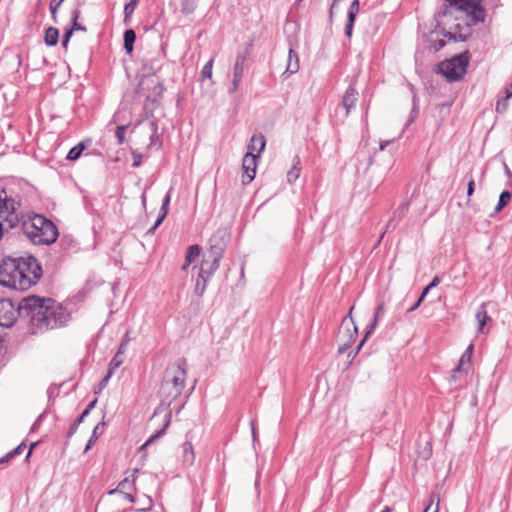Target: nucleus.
<instances>
[{
  "mask_svg": "<svg viewBox=\"0 0 512 512\" xmlns=\"http://www.w3.org/2000/svg\"><path fill=\"white\" fill-rule=\"evenodd\" d=\"M122 363H123V359L121 358V356L118 355V354H115L114 357L112 358V360L109 363L108 371H112V374H113L114 371L117 368H119Z\"/></svg>",
  "mask_w": 512,
  "mask_h": 512,
  "instance_id": "nucleus-37",
  "label": "nucleus"
},
{
  "mask_svg": "<svg viewBox=\"0 0 512 512\" xmlns=\"http://www.w3.org/2000/svg\"><path fill=\"white\" fill-rule=\"evenodd\" d=\"M433 501H431V503L428 505V507L424 510V512H428V510L430 509L431 505H432ZM439 511V500L437 501V504H436V507H435V510L433 512H438Z\"/></svg>",
  "mask_w": 512,
  "mask_h": 512,
  "instance_id": "nucleus-55",
  "label": "nucleus"
},
{
  "mask_svg": "<svg viewBox=\"0 0 512 512\" xmlns=\"http://www.w3.org/2000/svg\"><path fill=\"white\" fill-rule=\"evenodd\" d=\"M198 0H182L181 7L182 12L186 15L191 14L195 11L197 7Z\"/></svg>",
  "mask_w": 512,
  "mask_h": 512,
  "instance_id": "nucleus-32",
  "label": "nucleus"
},
{
  "mask_svg": "<svg viewBox=\"0 0 512 512\" xmlns=\"http://www.w3.org/2000/svg\"><path fill=\"white\" fill-rule=\"evenodd\" d=\"M78 426L79 425H76V422H73V424L70 426V428L68 430L67 436L71 437L77 431Z\"/></svg>",
  "mask_w": 512,
  "mask_h": 512,
  "instance_id": "nucleus-51",
  "label": "nucleus"
},
{
  "mask_svg": "<svg viewBox=\"0 0 512 512\" xmlns=\"http://www.w3.org/2000/svg\"><path fill=\"white\" fill-rule=\"evenodd\" d=\"M25 317L31 334H39L67 325L70 313L52 298L29 295L24 297Z\"/></svg>",
  "mask_w": 512,
  "mask_h": 512,
  "instance_id": "nucleus-2",
  "label": "nucleus"
},
{
  "mask_svg": "<svg viewBox=\"0 0 512 512\" xmlns=\"http://www.w3.org/2000/svg\"><path fill=\"white\" fill-rule=\"evenodd\" d=\"M26 449V445L24 443L19 444L16 448L8 452L5 456H2V464L10 462L16 455L23 453Z\"/></svg>",
  "mask_w": 512,
  "mask_h": 512,
  "instance_id": "nucleus-31",
  "label": "nucleus"
},
{
  "mask_svg": "<svg viewBox=\"0 0 512 512\" xmlns=\"http://www.w3.org/2000/svg\"><path fill=\"white\" fill-rule=\"evenodd\" d=\"M439 283H440V278H439L438 276H435V277L432 279V281L430 282V284H429L428 286H426V287L423 289V291H422V293H421V295H420V296H421V298H425V297H426V295L429 293V291H430L432 288H434V287L438 286V285H439Z\"/></svg>",
  "mask_w": 512,
  "mask_h": 512,
  "instance_id": "nucleus-41",
  "label": "nucleus"
},
{
  "mask_svg": "<svg viewBox=\"0 0 512 512\" xmlns=\"http://www.w3.org/2000/svg\"><path fill=\"white\" fill-rule=\"evenodd\" d=\"M300 158L299 156H295L293 158V165L291 169L287 172V180L292 183L295 182L300 176Z\"/></svg>",
  "mask_w": 512,
  "mask_h": 512,
  "instance_id": "nucleus-23",
  "label": "nucleus"
},
{
  "mask_svg": "<svg viewBox=\"0 0 512 512\" xmlns=\"http://www.w3.org/2000/svg\"><path fill=\"white\" fill-rule=\"evenodd\" d=\"M84 149L85 145L82 142L78 143L76 146L72 147L69 150L66 159L69 161H76L77 159H79Z\"/></svg>",
  "mask_w": 512,
  "mask_h": 512,
  "instance_id": "nucleus-29",
  "label": "nucleus"
},
{
  "mask_svg": "<svg viewBox=\"0 0 512 512\" xmlns=\"http://www.w3.org/2000/svg\"><path fill=\"white\" fill-rule=\"evenodd\" d=\"M128 343H129V338H128V335L126 334L125 339L121 342V344H120L116 354H118L120 356L122 354H124V352H125V350H126V348L128 346Z\"/></svg>",
  "mask_w": 512,
  "mask_h": 512,
  "instance_id": "nucleus-46",
  "label": "nucleus"
},
{
  "mask_svg": "<svg viewBox=\"0 0 512 512\" xmlns=\"http://www.w3.org/2000/svg\"><path fill=\"white\" fill-rule=\"evenodd\" d=\"M140 164H141V159H140V157H138V158H134V161H133V164H132V165H133V167H138V166H140Z\"/></svg>",
  "mask_w": 512,
  "mask_h": 512,
  "instance_id": "nucleus-57",
  "label": "nucleus"
},
{
  "mask_svg": "<svg viewBox=\"0 0 512 512\" xmlns=\"http://www.w3.org/2000/svg\"><path fill=\"white\" fill-rule=\"evenodd\" d=\"M7 127H8V129H9V130H11V129H12V124H11V123H8V124H7Z\"/></svg>",
  "mask_w": 512,
  "mask_h": 512,
  "instance_id": "nucleus-63",
  "label": "nucleus"
},
{
  "mask_svg": "<svg viewBox=\"0 0 512 512\" xmlns=\"http://www.w3.org/2000/svg\"><path fill=\"white\" fill-rule=\"evenodd\" d=\"M136 40V33L133 29H128L124 32V49L127 54L133 52L134 42Z\"/></svg>",
  "mask_w": 512,
  "mask_h": 512,
  "instance_id": "nucleus-25",
  "label": "nucleus"
},
{
  "mask_svg": "<svg viewBox=\"0 0 512 512\" xmlns=\"http://www.w3.org/2000/svg\"><path fill=\"white\" fill-rule=\"evenodd\" d=\"M338 1H339V0H334V1H333V4H332V7H334Z\"/></svg>",
  "mask_w": 512,
  "mask_h": 512,
  "instance_id": "nucleus-64",
  "label": "nucleus"
},
{
  "mask_svg": "<svg viewBox=\"0 0 512 512\" xmlns=\"http://www.w3.org/2000/svg\"><path fill=\"white\" fill-rule=\"evenodd\" d=\"M357 100H358V92L356 91L355 88L349 87L345 91V94L343 95V99H342V106L346 110L345 116L349 115L351 109L354 108Z\"/></svg>",
  "mask_w": 512,
  "mask_h": 512,
  "instance_id": "nucleus-13",
  "label": "nucleus"
},
{
  "mask_svg": "<svg viewBox=\"0 0 512 512\" xmlns=\"http://www.w3.org/2000/svg\"><path fill=\"white\" fill-rule=\"evenodd\" d=\"M132 492L133 491H125V492H122L121 494L123 495L124 499H126L130 503H133L135 501V499H134V496L132 495Z\"/></svg>",
  "mask_w": 512,
  "mask_h": 512,
  "instance_id": "nucleus-50",
  "label": "nucleus"
},
{
  "mask_svg": "<svg viewBox=\"0 0 512 512\" xmlns=\"http://www.w3.org/2000/svg\"><path fill=\"white\" fill-rule=\"evenodd\" d=\"M241 80H242L241 76L233 75L232 87L230 89L231 93L238 90Z\"/></svg>",
  "mask_w": 512,
  "mask_h": 512,
  "instance_id": "nucleus-45",
  "label": "nucleus"
},
{
  "mask_svg": "<svg viewBox=\"0 0 512 512\" xmlns=\"http://www.w3.org/2000/svg\"><path fill=\"white\" fill-rule=\"evenodd\" d=\"M445 46V41L442 39L431 41V47L434 51H439Z\"/></svg>",
  "mask_w": 512,
  "mask_h": 512,
  "instance_id": "nucleus-44",
  "label": "nucleus"
},
{
  "mask_svg": "<svg viewBox=\"0 0 512 512\" xmlns=\"http://www.w3.org/2000/svg\"><path fill=\"white\" fill-rule=\"evenodd\" d=\"M97 403V399H94L93 401H91L87 406L86 408L84 409V415H89L91 410L95 407Z\"/></svg>",
  "mask_w": 512,
  "mask_h": 512,
  "instance_id": "nucleus-49",
  "label": "nucleus"
},
{
  "mask_svg": "<svg viewBox=\"0 0 512 512\" xmlns=\"http://www.w3.org/2000/svg\"><path fill=\"white\" fill-rule=\"evenodd\" d=\"M504 96L499 97L496 104V111L497 112H504L506 111L508 107V100L512 97V83H510L508 86L504 89Z\"/></svg>",
  "mask_w": 512,
  "mask_h": 512,
  "instance_id": "nucleus-21",
  "label": "nucleus"
},
{
  "mask_svg": "<svg viewBox=\"0 0 512 512\" xmlns=\"http://www.w3.org/2000/svg\"><path fill=\"white\" fill-rule=\"evenodd\" d=\"M385 314V305L384 303H380L376 309H375V312H374V317H373V320L371 321V323L368 325L367 327V330H366V334L364 336V338L362 339V341L359 343V345L357 346L356 348V352L355 353H358L359 350L361 349L364 341L367 339V337L375 330L377 324H378V321L379 319H381Z\"/></svg>",
  "mask_w": 512,
  "mask_h": 512,
  "instance_id": "nucleus-11",
  "label": "nucleus"
},
{
  "mask_svg": "<svg viewBox=\"0 0 512 512\" xmlns=\"http://www.w3.org/2000/svg\"><path fill=\"white\" fill-rule=\"evenodd\" d=\"M258 155L247 152L242 161V184L248 185L253 181L256 174Z\"/></svg>",
  "mask_w": 512,
  "mask_h": 512,
  "instance_id": "nucleus-10",
  "label": "nucleus"
},
{
  "mask_svg": "<svg viewBox=\"0 0 512 512\" xmlns=\"http://www.w3.org/2000/svg\"><path fill=\"white\" fill-rule=\"evenodd\" d=\"M187 378V361L178 359L175 363L166 367L163 379L158 391L163 404L170 405L176 400L185 388Z\"/></svg>",
  "mask_w": 512,
  "mask_h": 512,
  "instance_id": "nucleus-4",
  "label": "nucleus"
},
{
  "mask_svg": "<svg viewBox=\"0 0 512 512\" xmlns=\"http://www.w3.org/2000/svg\"><path fill=\"white\" fill-rule=\"evenodd\" d=\"M141 199H142V203L145 205V202H146V196H145V194H142Z\"/></svg>",
  "mask_w": 512,
  "mask_h": 512,
  "instance_id": "nucleus-62",
  "label": "nucleus"
},
{
  "mask_svg": "<svg viewBox=\"0 0 512 512\" xmlns=\"http://www.w3.org/2000/svg\"><path fill=\"white\" fill-rule=\"evenodd\" d=\"M423 300H424V298H421V296H420L419 299L417 300V302L413 303V306L408 309V312H412V311L416 310L420 306V304L422 303Z\"/></svg>",
  "mask_w": 512,
  "mask_h": 512,
  "instance_id": "nucleus-52",
  "label": "nucleus"
},
{
  "mask_svg": "<svg viewBox=\"0 0 512 512\" xmlns=\"http://www.w3.org/2000/svg\"><path fill=\"white\" fill-rule=\"evenodd\" d=\"M182 462L185 466H192L195 462V452L190 441L182 444Z\"/></svg>",
  "mask_w": 512,
  "mask_h": 512,
  "instance_id": "nucleus-18",
  "label": "nucleus"
},
{
  "mask_svg": "<svg viewBox=\"0 0 512 512\" xmlns=\"http://www.w3.org/2000/svg\"><path fill=\"white\" fill-rule=\"evenodd\" d=\"M155 88H159L160 92L162 91L163 87L161 84L157 83L155 84Z\"/></svg>",
  "mask_w": 512,
  "mask_h": 512,
  "instance_id": "nucleus-61",
  "label": "nucleus"
},
{
  "mask_svg": "<svg viewBox=\"0 0 512 512\" xmlns=\"http://www.w3.org/2000/svg\"><path fill=\"white\" fill-rule=\"evenodd\" d=\"M359 12V0H353L351 3L348 15H347V23L345 25V34L347 37H351L353 31V25L356 19V16Z\"/></svg>",
  "mask_w": 512,
  "mask_h": 512,
  "instance_id": "nucleus-12",
  "label": "nucleus"
},
{
  "mask_svg": "<svg viewBox=\"0 0 512 512\" xmlns=\"http://www.w3.org/2000/svg\"><path fill=\"white\" fill-rule=\"evenodd\" d=\"M445 2L441 15H450L456 20H463L467 27L483 22L485 19V10L480 5L481 0H445Z\"/></svg>",
  "mask_w": 512,
  "mask_h": 512,
  "instance_id": "nucleus-5",
  "label": "nucleus"
},
{
  "mask_svg": "<svg viewBox=\"0 0 512 512\" xmlns=\"http://www.w3.org/2000/svg\"><path fill=\"white\" fill-rule=\"evenodd\" d=\"M354 307H351L348 315L342 320L339 337L344 341L343 345L339 347V353H344L351 344L355 341L358 329L351 316Z\"/></svg>",
  "mask_w": 512,
  "mask_h": 512,
  "instance_id": "nucleus-9",
  "label": "nucleus"
},
{
  "mask_svg": "<svg viewBox=\"0 0 512 512\" xmlns=\"http://www.w3.org/2000/svg\"><path fill=\"white\" fill-rule=\"evenodd\" d=\"M201 248L199 245L194 244L188 247L185 255V260L188 263H193L200 256Z\"/></svg>",
  "mask_w": 512,
  "mask_h": 512,
  "instance_id": "nucleus-28",
  "label": "nucleus"
},
{
  "mask_svg": "<svg viewBox=\"0 0 512 512\" xmlns=\"http://www.w3.org/2000/svg\"><path fill=\"white\" fill-rule=\"evenodd\" d=\"M169 425V421H167V423L164 425V427L159 430L158 432H156L155 434L151 435L149 437V439L141 446V450L145 449L148 445H150L154 440H156L157 438H159L160 436H162L164 433H165V430L166 428L168 427Z\"/></svg>",
  "mask_w": 512,
  "mask_h": 512,
  "instance_id": "nucleus-35",
  "label": "nucleus"
},
{
  "mask_svg": "<svg viewBox=\"0 0 512 512\" xmlns=\"http://www.w3.org/2000/svg\"><path fill=\"white\" fill-rule=\"evenodd\" d=\"M250 51L249 49H245L243 52H240L236 56V61L233 68V75L241 76L244 75L245 63L249 57Z\"/></svg>",
  "mask_w": 512,
  "mask_h": 512,
  "instance_id": "nucleus-17",
  "label": "nucleus"
},
{
  "mask_svg": "<svg viewBox=\"0 0 512 512\" xmlns=\"http://www.w3.org/2000/svg\"><path fill=\"white\" fill-rule=\"evenodd\" d=\"M381 512H392V509L386 506Z\"/></svg>",
  "mask_w": 512,
  "mask_h": 512,
  "instance_id": "nucleus-60",
  "label": "nucleus"
},
{
  "mask_svg": "<svg viewBox=\"0 0 512 512\" xmlns=\"http://www.w3.org/2000/svg\"><path fill=\"white\" fill-rule=\"evenodd\" d=\"M487 304L488 303H482L475 315L476 321L478 323V331L480 333H485V326L488 322H491V317L487 314Z\"/></svg>",
  "mask_w": 512,
  "mask_h": 512,
  "instance_id": "nucleus-15",
  "label": "nucleus"
},
{
  "mask_svg": "<svg viewBox=\"0 0 512 512\" xmlns=\"http://www.w3.org/2000/svg\"><path fill=\"white\" fill-rule=\"evenodd\" d=\"M104 426H105V422L102 421L100 423H98L94 429H93V432H92V435L90 437V439L88 440L86 446H85V449H84V452H88L91 447L93 446V444L95 443V441L99 438V436L103 433V429H104Z\"/></svg>",
  "mask_w": 512,
  "mask_h": 512,
  "instance_id": "nucleus-24",
  "label": "nucleus"
},
{
  "mask_svg": "<svg viewBox=\"0 0 512 512\" xmlns=\"http://www.w3.org/2000/svg\"><path fill=\"white\" fill-rule=\"evenodd\" d=\"M392 141H389V140H386V141H381L380 142V150H384Z\"/></svg>",
  "mask_w": 512,
  "mask_h": 512,
  "instance_id": "nucleus-54",
  "label": "nucleus"
},
{
  "mask_svg": "<svg viewBox=\"0 0 512 512\" xmlns=\"http://www.w3.org/2000/svg\"><path fill=\"white\" fill-rule=\"evenodd\" d=\"M59 30L54 27H49L45 31V43L48 46H55L58 43Z\"/></svg>",
  "mask_w": 512,
  "mask_h": 512,
  "instance_id": "nucleus-26",
  "label": "nucleus"
},
{
  "mask_svg": "<svg viewBox=\"0 0 512 512\" xmlns=\"http://www.w3.org/2000/svg\"><path fill=\"white\" fill-rule=\"evenodd\" d=\"M472 352H473V345L470 344L467 349L465 350V352L462 354L460 360H459V363L458 365L452 370V375L451 377L453 379H456V375L457 373L461 372L462 371V366L465 364V363H469L470 360H471V356H472Z\"/></svg>",
  "mask_w": 512,
  "mask_h": 512,
  "instance_id": "nucleus-22",
  "label": "nucleus"
},
{
  "mask_svg": "<svg viewBox=\"0 0 512 512\" xmlns=\"http://www.w3.org/2000/svg\"><path fill=\"white\" fill-rule=\"evenodd\" d=\"M299 70V57L298 54L292 49H289L288 59H287V67L283 76L289 77L292 74H295Z\"/></svg>",
  "mask_w": 512,
  "mask_h": 512,
  "instance_id": "nucleus-16",
  "label": "nucleus"
},
{
  "mask_svg": "<svg viewBox=\"0 0 512 512\" xmlns=\"http://www.w3.org/2000/svg\"><path fill=\"white\" fill-rule=\"evenodd\" d=\"M227 233L222 230H218L209 239V250L201 262L199 273L200 277L206 276V279H210L216 270L219 268L220 260L223 257L227 246Z\"/></svg>",
  "mask_w": 512,
  "mask_h": 512,
  "instance_id": "nucleus-6",
  "label": "nucleus"
},
{
  "mask_svg": "<svg viewBox=\"0 0 512 512\" xmlns=\"http://www.w3.org/2000/svg\"><path fill=\"white\" fill-rule=\"evenodd\" d=\"M475 191V181L472 176H470V179L468 181L467 185V196L471 197Z\"/></svg>",
  "mask_w": 512,
  "mask_h": 512,
  "instance_id": "nucleus-47",
  "label": "nucleus"
},
{
  "mask_svg": "<svg viewBox=\"0 0 512 512\" xmlns=\"http://www.w3.org/2000/svg\"><path fill=\"white\" fill-rule=\"evenodd\" d=\"M266 145L265 137L262 134H255L251 137L250 143L248 145V152L254 153V151H258V154L264 150Z\"/></svg>",
  "mask_w": 512,
  "mask_h": 512,
  "instance_id": "nucleus-19",
  "label": "nucleus"
},
{
  "mask_svg": "<svg viewBox=\"0 0 512 512\" xmlns=\"http://www.w3.org/2000/svg\"><path fill=\"white\" fill-rule=\"evenodd\" d=\"M470 61L468 51L444 60L438 65V73H440L448 82H456L461 80L466 72Z\"/></svg>",
  "mask_w": 512,
  "mask_h": 512,
  "instance_id": "nucleus-7",
  "label": "nucleus"
},
{
  "mask_svg": "<svg viewBox=\"0 0 512 512\" xmlns=\"http://www.w3.org/2000/svg\"><path fill=\"white\" fill-rule=\"evenodd\" d=\"M64 0H51L50 2V12H51V17L53 19L54 22H57V11L59 9V7L61 6V4L63 3Z\"/></svg>",
  "mask_w": 512,
  "mask_h": 512,
  "instance_id": "nucleus-36",
  "label": "nucleus"
},
{
  "mask_svg": "<svg viewBox=\"0 0 512 512\" xmlns=\"http://www.w3.org/2000/svg\"><path fill=\"white\" fill-rule=\"evenodd\" d=\"M20 225L26 237L35 245H50L59 235L56 225L40 214L25 219L21 212V200L5 195L2 198V234Z\"/></svg>",
  "mask_w": 512,
  "mask_h": 512,
  "instance_id": "nucleus-1",
  "label": "nucleus"
},
{
  "mask_svg": "<svg viewBox=\"0 0 512 512\" xmlns=\"http://www.w3.org/2000/svg\"><path fill=\"white\" fill-rule=\"evenodd\" d=\"M73 29H69V30H66L65 31V34H64V37H63V40H62V46L66 49L67 48V45H68V42L73 34Z\"/></svg>",
  "mask_w": 512,
  "mask_h": 512,
  "instance_id": "nucleus-48",
  "label": "nucleus"
},
{
  "mask_svg": "<svg viewBox=\"0 0 512 512\" xmlns=\"http://www.w3.org/2000/svg\"><path fill=\"white\" fill-rule=\"evenodd\" d=\"M87 416L88 415H84V411H83L81 413V415L74 422H76V425H80L83 422L84 418Z\"/></svg>",
  "mask_w": 512,
  "mask_h": 512,
  "instance_id": "nucleus-53",
  "label": "nucleus"
},
{
  "mask_svg": "<svg viewBox=\"0 0 512 512\" xmlns=\"http://www.w3.org/2000/svg\"><path fill=\"white\" fill-rule=\"evenodd\" d=\"M138 0H129L124 6L125 18L131 16L135 10Z\"/></svg>",
  "mask_w": 512,
  "mask_h": 512,
  "instance_id": "nucleus-40",
  "label": "nucleus"
},
{
  "mask_svg": "<svg viewBox=\"0 0 512 512\" xmlns=\"http://www.w3.org/2000/svg\"><path fill=\"white\" fill-rule=\"evenodd\" d=\"M135 490V473L132 475V479L126 477L117 486L116 489L109 491V494L122 493L125 491Z\"/></svg>",
  "mask_w": 512,
  "mask_h": 512,
  "instance_id": "nucleus-20",
  "label": "nucleus"
},
{
  "mask_svg": "<svg viewBox=\"0 0 512 512\" xmlns=\"http://www.w3.org/2000/svg\"><path fill=\"white\" fill-rule=\"evenodd\" d=\"M80 14H81V12L79 9H74L71 13V17H72V21H73L72 29L74 31L75 30L86 31V28L78 22Z\"/></svg>",
  "mask_w": 512,
  "mask_h": 512,
  "instance_id": "nucleus-33",
  "label": "nucleus"
},
{
  "mask_svg": "<svg viewBox=\"0 0 512 512\" xmlns=\"http://www.w3.org/2000/svg\"><path fill=\"white\" fill-rule=\"evenodd\" d=\"M171 191H172V188H170L169 191L167 192V194L165 195V197H164V199L162 201V205H161V209H160V215L156 219L154 225L148 230V233H154L156 228L163 222V220L167 216L168 206H169V203H170V200H171Z\"/></svg>",
  "mask_w": 512,
  "mask_h": 512,
  "instance_id": "nucleus-14",
  "label": "nucleus"
},
{
  "mask_svg": "<svg viewBox=\"0 0 512 512\" xmlns=\"http://www.w3.org/2000/svg\"><path fill=\"white\" fill-rule=\"evenodd\" d=\"M60 245L63 249H71L76 246V242L73 238L68 236H63L60 240Z\"/></svg>",
  "mask_w": 512,
  "mask_h": 512,
  "instance_id": "nucleus-38",
  "label": "nucleus"
},
{
  "mask_svg": "<svg viewBox=\"0 0 512 512\" xmlns=\"http://www.w3.org/2000/svg\"><path fill=\"white\" fill-rule=\"evenodd\" d=\"M511 197H512V194L509 191H507V190L503 191L499 196L498 203L495 207V212L496 213L500 212L509 203V201L511 200Z\"/></svg>",
  "mask_w": 512,
  "mask_h": 512,
  "instance_id": "nucleus-30",
  "label": "nucleus"
},
{
  "mask_svg": "<svg viewBox=\"0 0 512 512\" xmlns=\"http://www.w3.org/2000/svg\"><path fill=\"white\" fill-rule=\"evenodd\" d=\"M112 371H108L107 374L104 376V378L100 381L99 383V386H98V390H95V393H100L108 384L111 376H112Z\"/></svg>",
  "mask_w": 512,
  "mask_h": 512,
  "instance_id": "nucleus-43",
  "label": "nucleus"
},
{
  "mask_svg": "<svg viewBox=\"0 0 512 512\" xmlns=\"http://www.w3.org/2000/svg\"><path fill=\"white\" fill-rule=\"evenodd\" d=\"M127 125H119L116 129L115 136L118 140L119 144H123L125 141V133L127 130Z\"/></svg>",
  "mask_w": 512,
  "mask_h": 512,
  "instance_id": "nucleus-39",
  "label": "nucleus"
},
{
  "mask_svg": "<svg viewBox=\"0 0 512 512\" xmlns=\"http://www.w3.org/2000/svg\"><path fill=\"white\" fill-rule=\"evenodd\" d=\"M36 445H37V443H32V444H31V446H30V448H29V450H28V452H27L26 458H28V457L31 455L32 450L34 449V447H35Z\"/></svg>",
  "mask_w": 512,
  "mask_h": 512,
  "instance_id": "nucleus-58",
  "label": "nucleus"
},
{
  "mask_svg": "<svg viewBox=\"0 0 512 512\" xmlns=\"http://www.w3.org/2000/svg\"><path fill=\"white\" fill-rule=\"evenodd\" d=\"M20 316L25 317L24 298L14 302L10 298L2 297V328H10Z\"/></svg>",
  "mask_w": 512,
  "mask_h": 512,
  "instance_id": "nucleus-8",
  "label": "nucleus"
},
{
  "mask_svg": "<svg viewBox=\"0 0 512 512\" xmlns=\"http://www.w3.org/2000/svg\"><path fill=\"white\" fill-rule=\"evenodd\" d=\"M251 430H252L253 439L256 440V429H255L254 421L251 422Z\"/></svg>",
  "mask_w": 512,
  "mask_h": 512,
  "instance_id": "nucleus-56",
  "label": "nucleus"
},
{
  "mask_svg": "<svg viewBox=\"0 0 512 512\" xmlns=\"http://www.w3.org/2000/svg\"><path fill=\"white\" fill-rule=\"evenodd\" d=\"M42 277V268L33 256L2 258V287L27 290Z\"/></svg>",
  "mask_w": 512,
  "mask_h": 512,
  "instance_id": "nucleus-3",
  "label": "nucleus"
},
{
  "mask_svg": "<svg viewBox=\"0 0 512 512\" xmlns=\"http://www.w3.org/2000/svg\"><path fill=\"white\" fill-rule=\"evenodd\" d=\"M213 59H210L203 67L201 71V79H211L212 78V70H213Z\"/></svg>",
  "mask_w": 512,
  "mask_h": 512,
  "instance_id": "nucleus-34",
  "label": "nucleus"
},
{
  "mask_svg": "<svg viewBox=\"0 0 512 512\" xmlns=\"http://www.w3.org/2000/svg\"><path fill=\"white\" fill-rule=\"evenodd\" d=\"M209 280L210 279H206L205 275L200 277V273L198 272V276L196 278V283H195V294L198 297H202L204 295L206 286H207V283Z\"/></svg>",
  "mask_w": 512,
  "mask_h": 512,
  "instance_id": "nucleus-27",
  "label": "nucleus"
},
{
  "mask_svg": "<svg viewBox=\"0 0 512 512\" xmlns=\"http://www.w3.org/2000/svg\"><path fill=\"white\" fill-rule=\"evenodd\" d=\"M444 36L453 41H465L467 39V35L462 33L445 32Z\"/></svg>",
  "mask_w": 512,
  "mask_h": 512,
  "instance_id": "nucleus-42",
  "label": "nucleus"
},
{
  "mask_svg": "<svg viewBox=\"0 0 512 512\" xmlns=\"http://www.w3.org/2000/svg\"><path fill=\"white\" fill-rule=\"evenodd\" d=\"M190 264H191V263H188V262H186V261H185V262H184V264L181 266V270H182V271H186V270L188 269V267H189V265H190Z\"/></svg>",
  "mask_w": 512,
  "mask_h": 512,
  "instance_id": "nucleus-59",
  "label": "nucleus"
}]
</instances>
